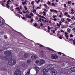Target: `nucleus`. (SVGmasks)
Listing matches in <instances>:
<instances>
[{
	"label": "nucleus",
	"instance_id": "nucleus-1",
	"mask_svg": "<svg viewBox=\"0 0 75 75\" xmlns=\"http://www.w3.org/2000/svg\"><path fill=\"white\" fill-rule=\"evenodd\" d=\"M11 54V52L10 51H6L4 52V54L6 56L3 57H0V59L3 60H6V59L9 60V59H12L13 56Z\"/></svg>",
	"mask_w": 75,
	"mask_h": 75
},
{
	"label": "nucleus",
	"instance_id": "nucleus-2",
	"mask_svg": "<svg viewBox=\"0 0 75 75\" xmlns=\"http://www.w3.org/2000/svg\"><path fill=\"white\" fill-rule=\"evenodd\" d=\"M8 64L10 65H14L16 64V59H9Z\"/></svg>",
	"mask_w": 75,
	"mask_h": 75
},
{
	"label": "nucleus",
	"instance_id": "nucleus-3",
	"mask_svg": "<svg viewBox=\"0 0 75 75\" xmlns=\"http://www.w3.org/2000/svg\"><path fill=\"white\" fill-rule=\"evenodd\" d=\"M13 75H21V71L20 69H17L14 72Z\"/></svg>",
	"mask_w": 75,
	"mask_h": 75
},
{
	"label": "nucleus",
	"instance_id": "nucleus-4",
	"mask_svg": "<svg viewBox=\"0 0 75 75\" xmlns=\"http://www.w3.org/2000/svg\"><path fill=\"white\" fill-rule=\"evenodd\" d=\"M54 66L52 65H50L47 66V68L48 69V70H51V71L52 70L54 69Z\"/></svg>",
	"mask_w": 75,
	"mask_h": 75
},
{
	"label": "nucleus",
	"instance_id": "nucleus-5",
	"mask_svg": "<svg viewBox=\"0 0 75 75\" xmlns=\"http://www.w3.org/2000/svg\"><path fill=\"white\" fill-rule=\"evenodd\" d=\"M51 57H52V59H57L58 58V57L56 54H52L51 55Z\"/></svg>",
	"mask_w": 75,
	"mask_h": 75
},
{
	"label": "nucleus",
	"instance_id": "nucleus-6",
	"mask_svg": "<svg viewBox=\"0 0 75 75\" xmlns=\"http://www.w3.org/2000/svg\"><path fill=\"white\" fill-rule=\"evenodd\" d=\"M51 75H55L57 74V71L55 69L53 70L51 72Z\"/></svg>",
	"mask_w": 75,
	"mask_h": 75
},
{
	"label": "nucleus",
	"instance_id": "nucleus-7",
	"mask_svg": "<svg viewBox=\"0 0 75 75\" xmlns=\"http://www.w3.org/2000/svg\"><path fill=\"white\" fill-rule=\"evenodd\" d=\"M48 72V70L45 68L43 70V72L44 74H47Z\"/></svg>",
	"mask_w": 75,
	"mask_h": 75
},
{
	"label": "nucleus",
	"instance_id": "nucleus-8",
	"mask_svg": "<svg viewBox=\"0 0 75 75\" xmlns=\"http://www.w3.org/2000/svg\"><path fill=\"white\" fill-rule=\"evenodd\" d=\"M34 68L36 70V73H38V72H39V71H40V68L37 67H34Z\"/></svg>",
	"mask_w": 75,
	"mask_h": 75
},
{
	"label": "nucleus",
	"instance_id": "nucleus-9",
	"mask_svg": "<svg viewBox=\"0 0 75 75\" xmlns=\"http://www.w3.org/2000/svg\"><path fill=\"white\" fill-rule=\"evenodd\" d=\"M45 63V60L43 59H42L40 62L39 64L40 65H42Z\"/></svg>",
	"mask_w": 75,
	"mask_h": 75
},
{
	"label": "nucleus",
	"instance_id": "nucleus-10",
	"mask_svg": "<svg viewBox=\"0 0 75 75\" xmlns=\"http://www.w3.org/2000/svg\"><path fill=\"white\" fill-rule=\"evenodd\" d=\"M31 58L33 60H35L37 58V57L35 55L33 54L31 56Z\"/></svg>",
	"mask_w": 75,
	"mask_h": 75
},
{
	"label": "nucleus",
	"instance_id": "nucleus-11",
	"mask_svg": "<svg viewBox=\"0 0 75 75\" xmlns=\"http://www.w3.org/2000/svg\"><path fill=\"white\" fill-rule=\"evenodd\" d=\"M28 56V54L27 53H25L23 56L24 58H27Z\"/></svg>",
	"mask_w": 75,
	"mask_h": 75
},
{
	"label": "nucleus",
	"instance_id": "nucleus-12",
	"mask_svg": "<svg viewBox=\"0 0 75 75\" xmlns=\"http://www.w3.org/2000/svg\"><path fill=\"white\" fill-rule=\"evenodd\" d=\"M4 24V21L3 20L0 19V25H3Z\"/></svg>",
	"mask_w": 75,
	"mask_h": 75
},
{
	"label": "nucleus",
	"instance_id": "nucleus-13",
	"mask_svg": "<svg viewBox=\"0 0 75 75\" xmlns=\"http://www.w3.org/2000/svg\"><path fill=\"white\" fill-rule=\"evenodd\" d=\"M68 33H67L66 32H65V37H66L67 38V40H68V39H69V38H68V37H69V36H68Z\"/></svg>",
	"mask_w": 75,
	"mask_h": 75
},
{
	"label": "nucleus",
	"instance_id": "nucleus-14",
	"mask_svg": "<svg viewBox=\"0 0 75 75\" xmlns=\"http://www.w3.org/2000/svg\"><path fill=\"white\" fill-rule=\"evenodd\" d=\"M70 69L71 71H72L73 72H74V71H75V67H71Z\"/></svg>",
	"mask_w": 75,
	"mask_h": 75
},
{
	"label": "nucleus",
	"instance_id": "nucleus-15",
	"mask_svg": "<svg viewBox=\"0 0 75 75\" xmlns=\"http://www.w3.org/2000/svg\"><path fill=\"white\" fill-rule=\"evenodd\" d=\"M26 62L28 64H30L31 62L32 61L31 59H28L27 60Z\"/></svg>",
	"mask_w": 75,
	"mask_h": 75
},
{
	"label": "nucleus",
	"instance_id": "nucleus-16",
	"mask_svg": "<svg viewBox=\"0 0 75 75\" xmlns=\"http://www.w3.org/2000/svg\"><path fill=\"white\" fill-rule=\"evenodd\" d=\"M30 70L28 71L27 73L25 74V75H30Z\"/></svg>",
	"mask_w": 75,
	"mask_h": 75
},
{
	"label": "nucleus",
	"instance_id": "nucleus-17",
	"mask_svg": "<svg viewBox=\"0 0 75 75\" xmlns=\"http://www.w3.org/2000/svg\"><path fill=\"white\" fill-rule=\"evenodd\" d=\"M22 67L23 68H26V67H27V65H25V64H22Z\"/></svg>",
	"mask_w": 75,
	"mask_h": 75
},
{
	"label": "nucleus",
	"instance_id": "nucleus-18",
	"mask_svg": "<svg viewBox=\"0 0 75 75\" xmlns=\"http://www.w3.org/2000/svg\"><path fill=\"white\" fill-rule=\"evenodd\" d=\"M0 4L2 5V6H3V7H5V6H6V5H4V3H2V4L1 3V2L0 1Z\"/></svg>",
	"mask_w": 75,
	"mask_h": 75
},
{
	"label": "nucleus",
	"instance_id": "nucleus-19",
	"mask_svg": "<svg viewBox=\"0 0 75 75\" xmlns=\"http://www.w3.org/2000/svg\"><path fill=\"white\" fill-rule=\"evenodd\" d=\"M27 18H32V17L31 16L28 15L27 16Z\"/></svg>",
	"mask_w": 75,
	"mask_h": 75
},
{
	"label": "nucleus",
	"instance_id": "nucleus-20",
	"mask_svg": "<svg viewBox=\"0 0 75 75\" xmlns=\"http://www.w3.org/2000/svg\"><path fill=\"white\" fill-rule=\"evenodd\" d=\"M29 15L31 16H34V14H33V13L32 12L31 13L29 14Z\"/></svg>",
	"mask_w": 75,
	"mask_h": 75
},
{
	"label": "nucleus",
	"instance_id": "nucleus-21",
	"mask_svg": "<svg viewBox=\"0 0 75 75\" xmlns=\"http://www.w3.org/2000/svg\"><path fill=\"white\" fill-rule=\"evenodd\" d=\"M61 20L62 22H64V18H61Z\"/></svg>",
	"mask_w": 75,
	"mask_h": 75
},
{
	"label": "nucleus",
	"instance_id": "nucleus-22",
	"mask_svg": "<svg viewBox=\"0 0 75 75\" xmlns=\"http://www.w3.org/2000/svg\"><path fill=\"white\" fill-rule=\"evenodd\" d=\"M16 16H18V17L19 18H20L21 17V15H20V14H17L16 15Z\"/></svg>",
	"mask_w": 75,
	"mask_h": 75
},
{
	"label": "nucleus",
	"instance_id": "nucleus-23",
	"mask_svg": "<svg viewBox=\"0 0 75 75\" xmlns=\"http://www.w3.org/2000/svg\"><path fill=\"white\" fill-rule=\"evenodd\" d=\"M24 8H25V10H28V8H27V6H26L24 7Z\"/></svg>",
	"mask_w": 75,
	"mask_h": 75
},
{
	"label": "nucleus",
	"instance_id": "nucleus-24",
	"mask_svg": "<svg viewBox=\"0 0 75 75\" xmlns=\"http://www.w3.org/2000/svg\"><path fill=\"white\" fill-rule=\"evenodd\" d=\"M48 50H50V51H54V50H52V49H51L50 48H48Z\"/></svg>",
	"mask_w": 75,
	"mask_h": 75
},
{
	"label": "nucleus",
	"instance_id": "nucleus-25",
	"mask_svg": "<svg viewBox=\"0 0 75 75\" xmlns=\"http://www.w3.org/2000/svg\"><path fill=\"white\" fill-rule=\"evenodd\" d=\"M4 37L5 39H7V35H4Z\"/></svg>",
	"mask_w": 75,
	"mask_h": 75
},
{
	"label": "nucleus",
	"instance_id": "nucleus-26",
	"mask_svg": "<svg viewBox=\"0 0 75 75\" xmlns=\"http://www.w3.org/2000/svg\"><path fill=\"white\" fill-rule=\"evenodd\" d=\"M35 63L36 64H38V63H40V61L38 60H37L35 62Z\"/></svg>",
	"mask_w": 75,
	"mask_h": 75
},
{
	"label": "nucleus",
	"instance_id": "nucleus-27",
	"mask_svg": "<svg viewBox=\"0 0 75 75\" xmlns=\"http://www.w3.org/2000/svg\"><path fill=\"white\" fill-rule=\"evenodd\" d=\"M67 3L68 4H71V1H68Z\"/></svg>",
	"mask_w": 75,
	"mask_h": 75
},
{
	"label": "nucleus",
	"instance_id": "nucleus-28",
	"mask_svg": "<svg viewBox=\"0 0 75 75\" xmlns=\"http://www.w3.org/2000/svg\"><path fill=\"white\" fill-rule=\"evenodd\" d=\"M50 11L51 12V13H53V12H54V10H52V9H50Z\"/></svg>",
	"mask_w": 75,
	"mask_h": 75
},
{
	"label": "nucleus",
	"instance_id": "nucleus-29",
	"mask_svg": "<svg viewBox=\"0 0 75 75\" xmlns=\"http://www.w3.org/2000/svg\"><path fill=\"white\" fill-rule=\"evenodd\" d=\"M36 10L35 9H34L33 11V13H36Z\"/></svg>",
	"mask_w": 75,
	"mask_h": 75
},
{
	"label": "nucleus",
	"instance_id": "nucleus-30",
	"mask_svg": "<svg viewBox=\"0 0 75 75\" xmlns=\"http://www.w3.org/2000/svg\"><path fill=\"white\" fill-rule=\"evenodd\" d=\"M42 26H44V24H43L41 22L40 23V26L42 27Z\"/></svg>",
	"mask_w": 75,
	"mask_h": 75
},
{
	"label": "nucleus",
	"instance_id": "nucleus-31",
	"mask_svg": "<svg viewBox=\"0 0 75 75\" xmlns=\"http://www.w3.org/2000/svg\"><path fill=\"white\" fill-rule=\"evenodd\" d=\"M67 20L68 21V22H70V19H69V18H67Z\"/></svg>",
	"mask_w": 75,
	"mask_h": 75
},
{
	"label": "nucleus",
	"instance_id": "nucleus-32",
	"mask_svg": "<svg viewBox=\"0 0 75 75\" xmlns=\"http://www.w3.org/2000/svg\"><path fill=\"white\" fill-rule=\"evenodd\" d=\"M34 26H35V27H37V26H38V25L37 23H35L34 25Z\"/></svg>",
	"mask_w": 75,
	"mask_h": 75
},
{
	"label": "nucleus",
	"instance_id": "nucleus-33",
	"mask_svg": "<svg viewBox=\"0 0 75 75\" xmlns=\"http://www.w3.org/2000/svg\"><path fill=\"white\" fill-rule=\"evenodd\" d=\"M61 54H63V55L62 56V57H64H64H65V56L66 55H65V54H64L62 53H61Z\"/></svg>",
	"mask_w": 75,
	"mask_h": 75
},
{
	"label": "nucleus",
	"instance_id": "nucleus-34",
	"mask_svg": "<svg viewBox=\"0 0 75 75\" xmlns=\"http://www.w3.org/2000/svg\"><path fill=\"white\" fill-rule=\"evenodd\" d=\"M25 4H26V2H25V1H24L22 3V4H23V5H25Z\"/></svg>",
	"mask_w": 75,
	"mask_h": 75
},
{
	"label": "nucleus",
	"instance_id": "nucleus-35",
	"mask_svg": "<svg viewBox=\"0 0 75 75\" xmlns=\"http://www.w3.org/2000/svg\"><path fill=\"white\" fill-rule=\"evenodd\" d=\"M43 13H44V16H45V15H46L45 14V13H45V11H43L42 12Z\"/></svg>",
	"mask_w": 75,
	"mask_h": 75
},
{
	"label": "nucleus",
	"instance_id": "nucleus-36",
	"mask_svg": "<svg viewBox=\"0 0 75 75\" xmlns=\"http://www.w3.org/2000/svg\"><path fill=\"white\" fill-rule=\"evenodd\" d=\"M58 54H59L60 55H61V52H59L57 53Z\"/></svg>",
	"mask_w": 75,
	"mask_h": 75
},
{
	"label": "nucleus",
	"instance_id": "nucleus-37",
	"mask_svg": "<svg viewBox=\"0 0 75 75\" xmlns=\"http://www.w3.org/2000/svg\"><path fill=\"white\" fill-rule=\"evenodd\" d=\"M34 20V19H33V18H31V21H30V23H32L33 22V21Z\"/></svg>",
	"mask_w": 75,
	"mask_h": 75
},
{
	"label": "nucleus",
	"instance_id": "nucleus-38",
	"mask_svg": "<svg viewBox=\"0 0 75 75\" xmlns=\"http://www.w3.org/2000/svg\"><path fill=\"white\" fill-rule=\"evenodd\" d=\"M57 27H60V25L58 23H57Z\"/></svg>",
	"mask_w": 75,
	"mask_h": 75
},
{
	"label": "nucleus",
	"instance_id": "nucleus-39",
	"mask_svg": "<svg viewBox=\"0 0 75 75\" xmlns=\"http://www.w3.org/2000/svg\"><path fill=\"white\" fill-rule=\"evenodd\" d=\"M52 6H55V4H54V3H52Z\"/></svg>",
	"mask_w": 75,
	"mask_h": 75
},
{
	"label": "nucleus",
	"instance_id": "nucleus-40",
	"mask_svg": "<svg viewBox=\"0 0 75 75\" xmlns=\"http://www.w3.org/2000/svg\"><path fill=\"white\" fill-rule=\"evenodd\" d=\"M7 4H10V2L9 1H8V0L7 1Z\"/></svg>",
	"mask_w": 75,
	"mask_h": 75
},
{
	"label": "nucleus",
	"instance_id": "nucleus-41",
	"mask_svg": "<svg viewBox=\"0 0 75 75\" xmlns=\"http://www.w3.org/2000/svg\"><path fill=\"white\" fill-rule=\"evenodd\" d=\"M70 37H74V35L72 34H71L70 35Z\"/></svg>",
	"mask_w": 75,
	"mask_h": 75
},
{
	"label": "nucleus",
	"instance_id": "nucleus-42",
	"mask_svg": "<svg viewBox=\"0 0 75 75\" xmlns=\"http://www.w3.org/2000/svg\"><path fill=\"white\" fill-rule=\"evenodd\" d=\"M34 1H33L31 2V4L32 5H33L34 4Z\"/></svg>",
	"mask_w": 75,
	"mask_h": 75
},
{
	"label": "nucleus",
	"instance_id": "nucleus-43",
	"mask_svg": "<svg viewBox=\"0 0 75 75\" xmlns=\"http://www.w3.org/2000/svg\"><path fill=\"white\" fill-rule=\"evenodd\" d=\"M20 9H21V10H23V9L22 8V6L21 5L20 6Z\"/></svg>",
	"mask_w": 75,
	"mask_h": 75
},
{
	"label": "nucleus",
	"instance_id": "nucleus-44",
	"mask_svg": "<svg viewBox=\"0 0 75 75\" xmlns=\"http://www.w3.org/2000/svg\"><path fill=\"white\" fill-rule=\"evenodd\" d=\"M72 41H73L74 44V45H75V40H73Z\"/></svg>",
	"mask_w": 75,
	"mask_h": 75
},
{
	"label": "nucleus",
	"instance_id": "nucleus-45",
	"mask_svg": "<svg viewBox=\"0 0 75 75\" xmlns=\"http://www.w3.org/2000/svg\"><path fill=\"white\" fill-rule=\"evenodd\" d=\"M7 7L8 8H9V9H10V6L9 5H8V6H7Z\"/></svg>",
	"mask_w": 75,
	"mask_h": 75
},
{
	"label": "nucleus",
	"instance_id": "nucleus-46",
	"mask_svg": "<svg viewBox=\"0 0 75 75\" xmlns=\"http://www.w3.org/2000/svg\"><path fill=\"white\" fill-rule=\"evenodd\" d=\"M38 8H39V9H40L41 8H40V6L37 7L36 8V9H38Z\"/></svg>",
	"mask_w": 75,
	"mask_h": 75
},
{
	"label": "nucleus",
	"instance_id": "nucleus-47",
	"mask_svg": "<svg viewBox=\"0 0 75 75\" xmlns=\"http://www.w3.org/2000/svg\"><path fill=\"white\" fill-rule=\"evenodd\" d=\"M59 39H61V40L62 39V36H60L59 37Z\"/></svg>",
	"mask_w": 75,
	"mask_h": 75
},
{
	"label": "nucleus",
	"instance_id": "nucleus-48",
	"mask_svg": "<svg viewBox=\"0 0 75 75\" xmlns=\"http://www.w3.org/2000/svg\"><path fill=\"white\" fill-rule=\"evenodd\" d=\"M73 40H73V39H72V38H71V39L69 38V41H73Z\"/></svg>",
	"mask_w": 75,
	"mask_h": 75
},
{
	"label": "nucleus",
	"instance_id": "nucleus-49",
	"mask_svg": "<svg viewBox=\"0 0 75 75\" xmlns=\"http://www.w3.org/2000/svg\"><path fill=\"white\" fill-rule=\"evenodd\" d=\"M38 16H39V17H41H41L42 16H41V15H39V14H38Z\"/></svg>",
	"mask_w": 75,
	"mask_h": 75
},
{
	"label": "nucleus",
	"instance_id": "nucleus-50",
	"mask_svg": "<svg viewBox=\"0 0 75 75\" xmlns=\"http://www.w3.org/2000/svg\"><path fill=\"white\" fill-rule=\"evenodd\" d=\"M48 29L49 30H50V28L49 26H48Z\"/></svg>",
	"mask_w": 75,
	"mask_h": 75
},
{
	"label": "nucleus",
	"instance_id": "nucleus-51",
	"mask_svg": "<svg viewBox=\"0 0 75 75\" xmlns=\"http://www.w3.org/2000/svg\"><path fill=\"white\" fill-rule=\"evenodd\" d=\"M67 31L69 32V31H70V29L68 28L67 29Z\"/></svg>",
	"mask_w": 75,
	"mask_h": 75
},
{
	"label": "nucleus",
	"instance_id": "nucleus-52",
	"mask_svg": "<svg viewBox=\"0 0 75 75\" xmlns=\"http://www.w3.org/2000/svg\"><path fill=\"white\" fill-rule=\"evenodd\" d=\"M53 20H54V21H57V19L55 18L53 19Z\"/></svg>",
	"mask_w": 75,
	"mask_h": 75
},
{
	"label": "nucleus",
	"instance_id": "nucleus-53",
	"mask_svg": "<svg viewBox=\"0 0 75 75\" xmlns=\"http://www.w3.org/2000/svg\"><path fill=\"white\" fill-rule=\"evenodd\" d=\"M53 18H55V17H57V16H56V15H54H54H53Z\"/></svg>",
	"mask_w": 75,
	"mask_h": 75
},
{
	"label": "nucleus",
	"instance_id": "nucleus-54",
	"mask_svg": "<svg viewBox=\"0 0 75 75\" xmlns=\"http://www.w3.org/2000/svg\"><path fill=\"white\" fill-rule=\"evenodd\" d=\"M18 13L21 14H23V13L22 12H21L20 11H19Z\"/></svg>",
	"mask_w": 75,
	"mask_h": 75
},
{
	"label": "nucleus",
	"instance_id": "nucleus-55",
	"mask_svg": "<svg viewBox=\"0 0 75 75\" xmlns=\"http://www.w3.org/2000/svg\"><path fill=\"white\" fill-rule=\"evenodd\" d=\"M41 20H42V19L41 18H39V21L40 22H41Z\"/></svg>",
	"mask_w": 75,
	"mask_h": 75
},
{
	"label": "nucleus",
	"instance_id": "nucleus-56",
	"mask_svg": "<svg viewBox=\"0 0 75 75\" xmlns=\"http://www.w3.org/2000/svg\"><path fill=\"white\" fill-rule=\"evenodd\" d=\"M47 3H48V4H50L51 3V2H50V1H48L47 2Z\"/></svg>",
	"mask_w": 75,
	"mask_h": 75
},
{
	"label": "nucleus",
	"instance_id": "nucleus-57",
	"mask_svg": "<svg viewBox=\"0 0 75 75\" xmlns=\"http://www.w3.org/2000/svg\"><path fill=\"white\" fill-rule=\"evenodd\" d=\"M10 9H12V8H13V6H11V8H10Z\"/></svg>",
	"mask_w": 75,
	"mask_h": 75
},
{
	"label": "nucleus",
	"instance_id": "nucleus-58",
	"mask_svg": "<svg viewBox=\"0 0 75 75\" xmlns=\"http://www.w3.org/2000/svg\"><path fill=\"white\" fill-rule=\"evenodd\" d=\"M40 1V0H38V1H37V3H39Z\"/></svg>",
	"mask_w": 75,
	"mask_h": 75
},
{
	"label": "nucleus",
	"instance_id": "nucleus-59",
	"mask_svg": "<svg viewBox=\"0 0 75 75\" xmlns=\"http://www.w3.org/2000/svg\"><path fill=\"white\" fill-rule=\"evenodd\" d=\"M54 12L55 13H57V10H54Z\"/></svg>",
	"mask_w": 75,
	"mask_h": 75
},
{
	"label": "nucleus",
	"instance_id": "nucleus-60",
	"mask_svg": "<svg viewBox=\"0 0 75 75\" xmlns=\"http://www.w3.org/2000/svg\"><path fill=\"white\" fill-rule=\"evenodd\" d=\"M23 13H27V12H25L24 11H23Z\"/></svg>",
	"mask_w": 75,
	"mask_h": 75
},
{
	"label": "nucleus",
	"instance_id": "nucleus-61",
	"mask_svg": "<svg viewBox=\"0 0 75 75\" xmlns=\"http://www.w3.org/2000/svg\"><path fill=\"white\" fill-rule=\"evenodd\" d=\"M22 19H23V20H25V17H23Z\"/></svg>",
	"mask_w": 75,
	"mask_h": 75
},
{
	"label": "nucleus",
	"instance_id": "nucleus-62",
	"mask_svg": "<svg viewBox=\"0 0 75 75\" xmlns=\"http://www.w3.org/2000/svg\"><path fill=\"white\" fill-rule=\"evenodd\" d=\"M67 14V13L66 12L64 14V16H66Z\"/></svg>",
	"mask_w": 75,
	"mask_h": 75
},
{
	"label": "nucleus",
	"instance_id": "nucleus-63",
	"mask_svg": "<svg viewBox=\"0 0 75 75\" xmlns=\"http://www.w3.org/2000/svg\"><path fill=\"white\" fill-rule=\"evenodd\" d=\"M16 9L17 10H18L20 8V7H18V8H16Z\"/></svg>",
	"mask_w": 75,
	"mask_h": 75
},
{
	"label": "nucleus",
	"instance_id": "nucleus-64",
	"mask_svg": "<svg viewBox=\"0 0 75 75\" xmlns=\"http://www.w3.org/2000/svg\"><path fill=\"white\" fill-rule=\"evenodd\" d=\"M40 47H43V45H40Z\"/></svg>",
	"mask_w": 75,
	"mask_h": 75
}]
</instances>
